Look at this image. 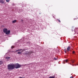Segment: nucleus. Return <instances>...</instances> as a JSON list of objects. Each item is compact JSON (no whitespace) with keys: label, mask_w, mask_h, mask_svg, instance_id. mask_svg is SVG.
I'll return each mask as SVG.
<instances>
[{"label":"nucleus","mask_w":78,"mask_h":78,"mask_svg":"<svg viewBox=\"0 0 78 78\" xmlns=\"http://www.w3.org/2000/svg\"><path fill=\"white\" fill-rule=\"evenodd\" d=\"M57 20H58L59 22H61V21H60V20H58V19Z\"/></svg>","instance_id":"22"},{"label":"nucleus","mask_w":78,"mask_h":78,"mask_svg":"<svg viewBox=\"0 0 78 78\" xmlns=\"http://www.w3.org/2000/svg\"><path fill=\"white\" fill-rule=\"evenodd\" d=\"M19 51V50H16V51Z\"/></svg>","instance_id":"25"},{"label":"nucleus","mask_w":78,"mask_h":78,"mask_svg":"<svg viewBox=\"0 0 78 78\" xmlns=\"http://www.w3.org/2000/svg\"><path fill=\"white\" fill-rule=\"evenodd\" d=\"M70 78H73V76H71V77H70Z\"/></svg>","instance_id":"24"},{"label":"nucleus","mask_w":78,"mask_h":78,"mask_svg":"<svg viewBox=\"0 0 78 78\" xmlns=\"http://www.w3.org/2000/svg\"><path fill=\"white\" fill-rule=\"evenodd\" d=\"M30 64H31V63L30 64H25L24 65V66H27V65H29Z\"/></svg>","instance_id":"19"},{"label":"nucleus","mask_w":78,"mask_h":78,"mask_svg":"<svg viewBox=\"0 0 78 78\" xmlns=\"http://www.w3.org/2000/svg\"><path fill=\"white\" fill-rule=\"evenodd\" d=\"M8 70H14L15 69V66L14 65L9 64L7 66Z\"/></svg>","instance_id":"1"},{"label":"nucleus","mask_w":78,"mask_h":78,"mask_svg":"<svg viewBox=\"0 0 78 78\" xmlns=\"http://www.w3.org/2000/svg\"><path fill=\"white\" fill-rule=\"evenodd\" d=\"M70 46H69L67 48V50L68 51H70Z\"/></svg>","instance_id":"6"},{"label":"nucleus","mask_w":78,"mask_h":78,"mask_svg":"<svg viewBox=\"0 0 78 78\" xmlns=\"http://www.w3.org/2000/svg\"><path fill=\"white\" fill-rule=\"evenodd\" d=\"M8 31V29L6 28H4L3 29V32L4 33H6Z\"/></svg>","instance_id":"4"},{"label":"nucleus","mask_w":78,"mask_h":78,"mask_svg":"<svg viewBox=\"0 0 78 78\" xmlns=\"http://www.w3.org/2000/svg\"><path fill=\"white\" fill-rule=\"evenodd\" d=\"M26 50L27 49H21V51L22 52H23V51H25V50Z\"/></svg>","instance_id":"8"},{"label":"nucleus","mask_w":78,"mask_h":78,"mask_svg":"<svg viewBox=\"0 0 78 78\" xmlns=\"http://www.w3.org/2000/svg\"><path fill=\"white\" fill-rule=\"evenodd\" d=\"M15 66V69H19L21 67H22V65H20L19 63H16L14 65Z\"/></svg>","instance_id":"2"},{"label":"nucleus","mask_w":78,"mask_h":78,"mask_svg":"<svg viewBox=\"0 0 78 78\" xmlns=\"http://www.w3.org/2000/svg\"><path fill=\"white\" fill-rule=\"evenodd\" d=\"M10 33H11V30H7L5 33V34H10Z\"/></svg>","instance_id":"5"},{"label":"nucleus","mask_w":78,"mask_h":78,"mask_svg":"<svg viewBox=\"0 0 78 78\" xmlns=\"http://www.w3.org/2000/svg\"><path fill=\"white\" fill-rule=\"evenodd\" d=\"M68 62V60H66L65 61V62Z\"/></svg>","instance_id":"17"},{"label":"nucleus","mask_w":78,"mask_h":78,"mask_svg":"<svg viewBox=\"0 0 78 78\" xmlns=\"http://www.w3.org/2000/svg\"><path fill=\"white\" fill-rule=\"evenodd\" d=\"M64 50H65V53H66V48H65Z\"/></svg>","instance_id":"16"},{"label":"nucleus","mask_w":78,"mask_h":78,"mask_svg":"<svg viewBox=\"0 0 78 78\" xmlns=\"http://www.w3.org/2000/svg\"><path fill=\"white\" fill-rule=\"evenodd\" d=\"M33 51H29V55L30 54H32V53H33Z\"/></svg>","instance_id":"11"},{"label":"nucleus","mask_w":78,"mask_h":78,"mask_svg":"<svg viewBox=\"0 0 78 78\" xmlns=\"http://www.w3.org/2000/svg\"><path fill=\"white\" fill-rule=\"evenodd\" d=\"M21 22H23V20H21Z\"/></svg>","instance_id":"21"},{"label":"nucleus","mask_w":78,"mask_h":78,"mask_svg":"<svg viewBox=\"0 0 78 78\" xmlns=\"http://www.w3.org/2000/svg\"><path fill=\"white\" fill-rule=\"evenodd\" d=\"M19 78H22V77H19Z\"/></svg>","instance_id":"27"},{"label":"nucleus","mask_w":78,"mask_h":78,"mask_svg":"<svg viewBox=\"0 0 78 78\" xmlns=\"http://www.w3.org/2000/svg\"><path fill=\"white\" fill-rule=\"evenodd\" d=\"M54 60H57L58 59V58H54Z\"/></svg>","instance_id":"15"},{"label":"nucleus","mask_w":78,"mask_h":78,"mask_svg":"<svg viewBox=\"0 0 78 78\" xmlns=\"http://www.w3.org/2000/svg\"><path fill=\"white\" fill-rule=\"evenodd\" d=\"M73 53H75V51H74L73 52Z\"/></svg>","instance_id":"23"},{"label":"nucleus","mask_w":78,"mask_h":78,"mask_svg":"<svg viewBox=\"0 0 78 78\" xmlns=\"http://www.w3.org/2000/svg\"><path fill=\"white\" fill-rule=\"evenodd\" d=\"M21 50H22V49H18L19 51H21Z\"/></svg>","instance_id":"20"},{"label":"nucleus","mask_w":78,"mask_h":78,"mask_svg":"<svg viewBox=\"0 0 78 78\" xmlns=\"http://www.w3.org/2000/svg\"><path fill=\"white\" fill-rule=\"evenodd\" d=\"M6 59H10V57H7L6 58Z\"/></svg>","instance_id":"12"},{"label":"nucleus","mask_w":78,"mask_h":78,"mask_svg":"<svg viewBox=\"0 0 78 78\" xmlns=\"http://www.w3.org/2000/svg\"><path fill=\"white\" fill-rule=\"evenodd\" d=\"M2 64V61H0V65H1V64Z\"/></svg>","instance_id":"13"},{"label":"nucleus","mask_w":78,"mask_h":78,"mask_svg":"<svg viewBox=\"0 0 78 78\" xmlns=\"http://www.w3.org/2000/svg\"><path fill=\"white\" fill-rule=\"evenodd\" d=\"M72 62H73H73H74V61H72Z\"/></svg>","instance_id":"26"},{"label":"nucleus","mask_w":78,"mask_h":78,"mask_svg":"<svg viewBox=\"0 0 78 78\" xmlns=\"http://www.w3.org/2000/svg\"><path fill=\"white\" fill-rule=\"evenodd\" d=\"M16 21H17V20H15L13 21H12V23H16Z\"/></svg>","instance_id":"10"},{"label":"nucleus","mask_w":78,"mask_h":78,"mask_svg":"<svg viewBox=\"0 0 78 78\" xmlns=\"http://www.w3.org/2000/svg\"><path fill=\"white\" fill-rule=\"evenodd\" d=\"M23 54V55H24L25 56L26 55V56H27V55H30L29 52L28 51H26L25 53H24Z\"/></svg>","instance_id":"3"},{"label":"nucleus","mask_w":78,"mask_h":78,"mask_svg":"<svg viewBox=\"0 0 78 78\" xmlns=\"http://www.w3.org/2000/svg\"><path fill=\"white\" fill-rule=\"evenodd\" d=\"M14 48V46H12L11 47V48Z\"/></svg>","instance_id":"14"},{"label":"nucleus","mask_w":78,"mask_h":78,"mask_svg":"<svg viewBox=\"0 0 78 78\" xmlns=\"http://www.w3.org/2000/svg\"><path fill=\"white\" fill-rule=\"evenodd\" d=\"M6 2H9V0H6Z\"/></svg>","instance_id":"18"},{"label":"nucleus","mask_w":78,"mask_h":78,"mask_svg":"<svg viewBox=\"0 0 78 78\" xmlns=\"http://www.w3.org/2000/svg\"><path fill=\"white\" fill-rule=\"evenodd\" d=\"M17 54H18V55H22V52L19 51L18 52Z\"/></svg>","instance_id":"9"},{"label":"nucleus","mask_w":78,"mask_h":78,"mask_svg":"<svg viewBox=\"0 0 78 78\" xmlns=\"http://www.w3.org/2000/svg\"><path fill=\"white\" fill-rule=\"evenodd\" d=\"M5 2H4V1L1 0L0 1V3H1L3 4Z\"/></svg>","instance_id":"7"}]
</instances>
